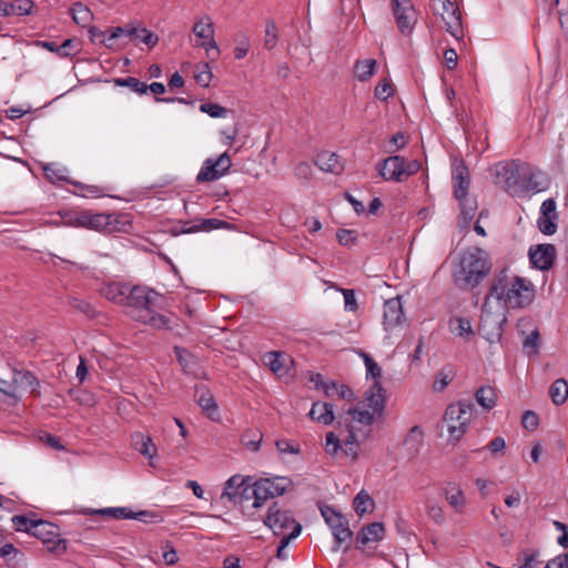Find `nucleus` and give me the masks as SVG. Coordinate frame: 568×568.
Returning a JSON list of instances; mask_svg holds the SVG:
<instances>
[{
	"label": "nucleus",
	"mask_w": 568,
	"mask_h": 568,
	"mask_svg": "<svg viewBox=\"0 0 568 568\" xmlns=\"http://www.w3.org/2000/svg\"><path fill=\"white\" fill-rule=\"evenodd\" d=\"M292 486L287 477L261 478L253 483V507L260 508L268 498L285 494Z\"/></svg>",
	"instance_id": "6e6552de"
},
{
	"label": "nucleus",
	"mask_w": 568,
	"mask_h": 568,
	"mask_svg": "<svg viewBox=\"0 0 568 568\" xmlns=\"http://www.w3.org/2000/svg\"><path fill=\"white\" fill-rule=\"evenodd\" d=\"M454 375V369L450 366L442 368L434 379L433 389L435 392L444 390L445 387L452 382Z\"/></svg>",
	"instance_id": "c03bdc74"
},
{
	"label": "nucleus",
	"mask_w": 568,
	"mask_h": 568,
	"mask_svg": "<svg viewBox=\"0 0 568 568\" xmlns=\"http://www.w3.org/2000/svg\"><path fill=\"white\" fill-rule=\"evenodd\" d=\"M444 496L449 506L458 514H462L466 506V497L463 489L456 483H448L444 487Z\"/></svg>",
	"instance_id": "b1692460"
},
{
	"label": "nucleus",
	"mask_w": 568,
	"mask_h": 568,
	"mask_svg": "<svg viewBox=\"0 0 568 568\" xmlns=\"http://www.w3.org/2000/svg\"><path fill=\"white\" fill-rule=\"evenodd\" d=\"M315 164L321 171L333 174H339L344 170L341 156L331 151H323L318 153Z\"/></svg>",
	"instance_id": "5701e85b"
},
{
	"label": "nucleus",
	"mask_w": 568,
	"mask_h": 568,
	"mask_svg": "<svg viewBox=\"0 0 568 568\" xmlns=\"http://www.w3.org/2000/svg\"><path fill=\"white\" fill-rule=\"evenodd\" d=\"M11 521H12V527L17 531H24V532H29L30 535H32L33 525H36L38 520L30 519L27 516H13L11 518Z\"/></svg>",
	"instance_id": "09e8293b"
},
{
	"label": "nucleus",
	"mask_w": 568,
	"mask_h": 568,
	"mask_svg": "<svg viewBox=\"0 0 568 568\" xmlns=\"http://www.w3.org/2000/svg\"><path fill=\"white\" fill-rule=\"evenodd\" d=\"M474 414V405L467 400H459L448 405L444 414L449 438L458 442L468 429V425Z\"/></svg>",
	"instance_id": "423d86ee"
},
{
	"label": "nucleus",
	"mask_w": 568,
	"mask_h": 568,
	"mask_svg": "<svg viewBox=\"0 0 568 568\" xmlns=\"http://www.w3.org/2000/svg\"><path fill=\"white\" fill-rule=\"evenodd\" d=\"M554 526L556 530L561 531V535L557 538V542L562 548H568V526L561 521L555 520Z\"/></svg>",
	"instance_id": "338daca9"
},
{
	"label": "nucleus",
	"mask_w": 568,
	"mask_h": 568,
	"mask_svg": "<svg viewBox=\"0 0 568 568\" xmlns=\"http://www.w3.org/2000/svg\"><path fill=\"white\" fill-rule=\"evenodd\" d=\"M277 41L278 36L276 23L274 20H268L265 23L264 47L268 50H272L276 47Z\"/></svg>",
	"instance_id": "de8ad7c7"
},
{
	"label": "nucleus",
	"mask_w": 568,
	"mask_h": 568,
	"mask_svg": "<svg viewBox=\"0 0 568 568\" xmlns=\"http://www.w3.org/2000/svg\"><path fill=\"white\" fill-rule=\"evenodd\" d=\"M133 448L149 459L156 456L158 449L152 438L143 433H134L131 437Z\"/></svg>",
	"instance_id": "393cba45"
},
{
	"label": "nucleus",
	"mask_w": 568,
	"mask_h": 568,
	"mask_svg": "<svg viewBox=\"0 0 568 568\" xmlns=\"http://www.w3.org/2000/svg\"><path fill=\"white\" fill-rule=\"evenodd\" d=\"M557 216H539L537 225L539 231L545 235H552L557 231Z\"/></svg>",
	"instance_id": "8fccbe9b"
},
{
	"label": "nucleus",
	"mask_w": 568,
	"mask_h": 568,
	"mask_svg": "<svg viewBox=\"0 0 568 568\" xmlns=\"http://www.w3.org/2000/svg\"><path fill=\"white\" fill-rule=\"evenodd\" d=\"M429 6L433 13L440 17L448 33L457 40L464 37L462 12L457 0H429Z\"/></svg>",
	"instance_id": "0eeeda50"
},
{
	"label": "nucleus",
	"mask_w": 568,
	"mask_h": 568,
	"mask_svg": "<svg viewBox=\"0 0 568 568\" xmlns=\"http://www.w3.org/2000/svg\"><path fill=\"white\" fill-rule=\"evenodd\" d=\"M493 262L487 251L480 247H469L459 254L453 270V280L460 290L477 287L490 273Z\"/></svg>",
	"instance_id": "20e7f679"
},
{
	"label": "nucleus",
	"mask_w": 568,
	"mask_h": 568,
	"mask_svg": "<svg viewBox=\"0 0 568 568\" xmlns=\"http://www.w3.org/2000/svg\"><path fill=\"white\" fill-rule=\"evenodd\" d=\"M114 83L118 87H126L133 92L143 94L148 91V85L133 77L114 79Z\"/></svg>",
	"instance_id": "49530a36"
},
{
	"label": "nucleus",
	"mask_w": 568,
	"mask_h": 568,
	"mask_svg": "<svg viewBox=\"0 0 568 568\" xmlns=\"http://www.w3.org/2000/svg\"><path fill=\"white\" fill-rule=\"evenodd\" d=\"M139 31H140V38H135L134 41L139 40L150 48L154 47L158 43L159 38L153 32L146 30L145 28H141V29L139 28Z\"/></svg>",
	"instance_id": "69168bd1"
},
{
	"label": "nucleus",
	"mask_w": 568,
	"mask_h": 568,
	"mask_svg": "<svg viewBox=\"0 0 568 568\" xmlns=\"http://www.w3.org/2000/svg\"><path fill=\"white\" fill-rule=\"evenodd\" d=\"M252 488L251 477L234 475L225 481L221 499L234 505H241L253 498Z\"/></svg>",
	"instance_id": "f8f14e48"
},
{
	"label": "nucleus",
	"mask_w": 568,
	"mask_h": 568,
	"mask_svg": "<svg viewBox=\"0 0 568 568\" xmlns=\"http://www.w3.org/2000/svg\"><path fill=\"white\" fill-rule=\"evenodd\" d=\"M264 361L270 369L278 376H283L287 373V366L281 353L270 352L265 354Z\"/></svg>",
	"instance_id": "e433bc0d"
},
{
	"label": "nucleus",
	"mask_w": 568,
	"mask_h": 568,
	"mask_svg": "<svg viewBox=\"0 0 568 568\" xmlns=\"http://www.w3.org/2000/svg\"><path fill=\"white\" fill-rule=\"evenodd\" d=\"M384 531V524L375 521L364 526L357 534L356 540L361 545H366L368 542H378L383 539Z\"/></svg>",
	"instance_id": "a878e982"
},
{
	"label": "nucleus",
	"mask_w": 568,
	"mask_h": 568,
	"mask_svg": "<svg viewBox=\"0 0 568 568\" xmlns=\"http://www.w3.org/2000/svg\"><path fill=\"white\" fill-rule=\"evenodd\" d=\"M323 393L329 398H342L348 402L353 400L354 397L353 392L348 386L333 382L324 385Z\"/></svg>",
	"instance_id": "473e14b6"
},
{
	"label": "nucleus",
	"mask_w": 568,
	"mask_h": 568,
	"mask_svg": "<svg viewBox=\"0 0 568 568\" xmlns=\"http://www.w3.org/2000/svg\"><path fill=\"white\" fill-rule=\"evenodd\" d=\"M58 48L60 58L72 57L80 51L79 43L73 39L64 40Z\"/></svg>",
	"instance_id": "5fc2aeb1"
},
{
	"label": "nucleus",
	"mask_w": 568,
	"mask_h": 568,
	"mask_svg": "<svg viewBox=\"0 0 568 568\" xmlns=\"http://www.w3.org/2000/svg\"><path fill=\"white\" fill-rule=\"evenodd\" d=\"M59 534L58 526L45 521V520H38L36 525H33V532L32 536L40 539L42 542L45 541V539L52 538Z\"/></svg>",
	"instance_id": "c9c22d12"
},
{
	"label": "nucleus",
	"mask_w": 568,
	"mask_h": 568,
	"mask_svg": "<svg viewBox=\"0 0 568 568\" xmlns=\"http://www.w3.org/2000/svg\"><path fill=\"white\" fill-rule=\"evenodd\" d=\"M528 255L534 267L540 271H548L554 265L556 247L549 243L532 245L529 248Z\"/></svg>",
	"instance_id": "f3484780"
},
{
	"label": "nucleus",
	"mask_w": 568,
	"mask_h": 568,
	"mask_svg": "<svg viewBox=\"0 0 568 568\" xmlns=\"http://www.w3.org/2000/svg\"><path fill=\"white\" fill-rule=\"evenodd\" d=\"M403 303L399 296L389 298L384 304V326L390 329L403 322Z\"/></svg>",
	"instance_id": "412c9836"
},
{
	"label": "nucleus",
	"mask_w": 568,
	"mask_h": 568,
	"mask_svg": "<svg viewBox=\"0 0 568 568\" xmlns=\"http://www.w3.org/2000/svg\"><path fill=\"white\" fill-rule=\"evenodd\" d=\"M545 568H568V552L555 557L546 564Z\"/></svg>",
	"instance_id": "774afa93"
},
{
	"label": "nucleus",
	"mask_w": 568,
	"mask_h": 568,
	"mask_svg": "<svg viewBox=\"0 0 568 568\" xmlns=\"http://www.w3.org/2000/svg\"><path fill=\"white\" fill-rule=\"evenodd\" d=\"M160 300L161 295L154 290L132 284L124 307L134 321L156 329H170V318L155 311Z\"/></svg>",
	"instance_id": "7ed1b4c3"
},
{
	"label": "nucleus",
	"mask_w": 568,
	"mask_h": 568,
	"mask_svg": "<svg viewBox=\"0 0 568 568\" xmlns=\"http://www.w3.org/2000/svg\"><path fill=\"white\" fill-rule=\"evenodd\" d=\"M108 37L103 40L106 48L115 51L123 49L128 45L129 41H134L135 38H140L139 28H112L109 31Z\"/></svg>",
	"instance_id": "6ab92c4d"
},
{
	"label": "nucleus",
	"mask_w": 568,
	"mask_h": 568,
	"mask_svg": "<svg viewBox=\"0 0 568 568\" xmlns=\"http://www.w3.org/2000/svg\"><path fill=\"white\" fill-rule=\"evenodd\" d=\"M347 414L351 416V423L347 424L345 429L328 432L325 436L324 448L332 457L346 456L351 460H355L359 455L361 445L355 435L354 424L371 426L376 414L364 407L361 403L349 408Z\"/></svg>",
	"instance_id": "f03ea898"
},
{
	"label": "nucleus",
	"mask_w": 568,
	"mask_h": 568,
	"mask_svg": "<svg viewBox=\"0 0 568 568\" xmlns=\"http://www.w3.org/2000/svg\"><path fill=\"white\" fill-rule=\"evenodd\" d=\"M354 508H355V511L362 516L364 514H368L373 510L374 508V500L373 498L369 496L368 493H366L365 490H361L356 497L354 498Z\"/></svg>",
	"instance_id": "a19ab883"
},
{
	"label": "nucleus",
	"mask_w": 568,
	"mask_h": 568,
	"mask_svg": "<svg viewBox=\"0 0 568 568\" xmlns=\"http://www.w3.org/2000/svg\"><path fill=\"white\" fill-rule=\"evenodd\" d=\"M192 31L197 38L202 40L211 39L214 37V26L211 18L209 16L201 18L194 23Z\"/></svg>",
	"instance_id": "58836bf2"
},
{
	"label": "nucleus",
	"mask_w": 568,
	"mask_h": 568,
	"mask_svg": "<svg viewBox=\"0 0 568 568\" xmlns=\"http://www.w3.org/2000/svg\"><path fill=\"white\" fill-rule=\"evenodd\" d=\"M361 404L377 415L383 413L385 408V389L378 381L374 382L365 392L364 400Z\"/></svg>",
	"instance_id": "aec40b11"
},
{
	"label": "nucleus",
	"mask_w": 568,
	"mask_h": 568,
	"mask_svg": "<svg viewBox=\"0 0 568 568\" xmlns=\"http://www.w3.org/2000/svg\"><path fill=\"white\" fill-rule=\"evenodd\" d=\"M131 286L129 282L109 281L101 284L99 293L109 302L124 307Z\"/></svg>",
	"instance_id": "a211bd4d"
},
{
	"label": "nucleus",
	"mask_w": 568,
	"mask_h": 568,
	"mask_svg": "<svg viewBox=\"0 0 568 568\" xmlns=\"http://www.w3.org/2000/svg\"><path fill=\"white\" fill-rule=\"evenodd\" d=\"M195 82L203 88L210 85L212 80V72L207 63H204L201 68H197L194 74Z\"/></svg>",
	"instance_id": "6e6d98bb"
},
{
	"label": "nucleus",
	"mask_w": 568,
	"mask_h": 568,
	"mask_svg": "<svg viewBox=\"0 0 568 568\" xmlns=\"http://www.w3.org/2000/svg\"><path fill=\"white\" fill-rule=\"evenodd\" d=\"M45 178L52 182L68 181V170L57 163H49L43 166Z\"/></svg>",
	"instance_id": "37998d69"
},
{
	"label": "nucleus",
	"mask_w": 568,
	"mask_h": 568,
	"mask_svg": "<svg viewBox=\"0 0 568 568\" xmlns=\"http://www.w3.org/2000/svg\"><path fill=\"white\" fill-rule=\"evenodd\" d=\"M420 442H422V430L418 426H414L409 430V433L405 439V444L407 446H409L410 449L417 450Z\"/></svg>",
	"instance_id": "680f3d73"
},
{
	"label": "nucleus",
	"mask_w": 568,
	"mask_h": 568,
	"mask_svg": "<svg viewBox=\"0 0 568 568\" xmlns=\"http://www.w3.org/2000/svg\"><path fill=\"white\" fill-rule=\"evenodd\" d=\"M13 13L16 16H28L31 14L32 9L34 7V2L32 0H13L11 1Z\"/></svg>",
	"instance_id": "4d7b16f0"
},
{
	"label": "nucleus",
	"mask_w": 568,
	"mask_h": 568,
	"mask_svg": "<svg viewBox=\"0 0 568 568\" xmlns=\"http://www.w3.org/2000/svg\"><path fill=\"white\" fill-rule=\"evenodd\" d=\"M200 111L209 114L211 118H225L227 109L216 103H202Z\"/></svg>",
	"instance_id": "864d4df0"
},
{
	"label": "nucleus",
	"mask_w": 568,
	"mask_h": 568,
	"mask_svg": "<svg viewBox=\"0 0 568 568\" xmlns=\"http://www.w3.org/2000/svg\"><path fill=\"white\" fill-rule=\"evenodd\" d=\"M420 168L422 163L418 160H407L400 155L388 156L376 164L383 180L397 183L415 175Z\"/></svg>",
	"instance_id": "39448f33"
},
{
	"label": "nucleus",
	"mask_w": 568,
	"mask_h": 568,
	"mask_svg": "<svg viewBox=\"0 0 568 568\" xmlns=\"http://www.w3.org/2000/svg\"><path fill=\"white\" fill-rule=\"evenodd\" d=\"M195 397L203 412L210 418L214 419L219 409L212 393L207 388L201 387L196 389Z\"/></svg>",
	"instance_id": "c85d7f7f"
},
{
	"label": "nucleus",
	"mask_w": 568,
	"mask_h": 568,
	"mask_svg": "<svg viewBox=\"0 0 568 568\" xmlns=\"http://www.w3.org/2000/svg\"><path fill=\"white\" fill-rule=\"evenodd\" d=\"M376 68L377 61L375 59L356 60L353 67L354 78L365 82L375 74Z\"/></svg>",
	"instance_id": "c756f323"
},
{
	"label": "nucleus",
	"mask_w": 568,
	"mask_h": 568,
	"mask_svg": "<svg viewBox=\"0 0 568 568\" xmlns=\"http://www.w3.org/2000/svg\"><path fill=\"white\" fill-rule=\"evenodd\" d=\"M425 509L435 524L443 525L445 523L444 510L436 499L428 497L425 501Z\"/></svg>",
	"instance_id": "79ce46f5"
},
{
	"label": "nucleus",
	"mask_w": 568,
	"mask_h": 568,
	"mask_svg": "<svg viewBox=\"0 0 568 568\" xmlns=\"http://www.w3.org/2000/svg\"><path fill=\"white\" fill-rule=\"evenodd\" d=\"M390 8L400 33H410L417 22V12L413 1L390 0Z\"/></svg>",
	"instance_id": "ddd939ff"
},
{
	"label": "nucleus",
	"mask_w": 568,
	"mask_h": 568,
	"mask_svg": "<svg viewBox=\"0 0 568 568\" xmlns=\"http://www.w3.org/2000/svg\"><path fill=\"white\" fill-rule=\"evenodd\" d=\"M302 527L301 525L294 526V530H291L287 535H284L281 539L280 546L277 548L276 557L281 560H286L288 557V554L286 551V547L288 546L290 541L294 538H296L301 534Z\"/></svg>",
	"instance_id": "a18cd8bd"
},
{
	"label": "nucleus",
	"mask_w": 568,
	"mask_h": 568,
	"mask_svg": "<svg viewBox=\"0 0 568 568\" xmlns=\"http://www.w3.org/2000/svg\"><path fill=\"white\" fill-rule=\"evenodd\" d=\"M70 12L72 14L74 22L82 27L88 26L92 20V13L90 9L81 2L74 3L71 7Z\"/></svg>",
	"instance_id": "ea45409f"
},
{
	"label": "nucleus",
	"mask_w": 568,
	"mask_h": 568,
	"mask_svg": "<svg viewBox=\"0 0 568 568\" xmlns=\"http://www.w3.org/2000/svg\"><path fill=\"white\" fill-rule=\"evenodd\" d=\"M475 399L485 410H490L497 403L496 389L491 386H481L476 390Z\"/></svg>",
	"instance_id": "7c9ffc66"
},
{
	"label": "nucleus",
	"mask_w": 568,
	"mask_h": 568,
	"mask_svg": "<svg viewBox=\"0 0 568 568\" xmlns=\"http://www.w3.org/2000/svg\"><path fill=\"white\" fill-rule=\"evenodd\" d=\"M264 524L275 535H287V529L294 530V526L300 525L295 521L290 511L278 508L276 505L270 507Z\"/></svg>",
	"instance_id": "dca6fc26"
},
{
	"label": "nucleus",
	"mask_w": 568,
	"mask_h": 568,
	"mask_svg": "<svg viewBox=\"0 0 568 568\" xmlns=\"http://www.w3.org/2000/svg\"><path fill=\"white\" fill-rule=\"evenodd\" d=\"M232 160L227 152L216 159H206L197 173V182H211L222 178L231 168Z\"/></svg>",
	"instance_id": "2eb2a0df"
},
{
	"label": "nucleus",
	"mask_w": 568,
	"mask_h": 568,
	"mask_svg": "<svg viewBox=\"0 0 568 568\" xmlns=\"http://www.w3.org/2000/svg\"><path fill=\"white\" fill-rule=\"evenodd\" d=\"M341 292L344 296L345 311L355 312L358 307L356 297H355V292L353 290H348V288H341Z\"/></svg>",
	"instance_id": "e2e57ef3"
},
{
	"label": "nucleus",
	"mask_w": 568,
	"mask_h": 568,
	"mask_svg": "<svg viewBox=\"0 0 568 568\" xmlns=\"http://www.w3.org/2000/svg\"><path fill=\"white\" fill-rule=\"evenodd\" d=\"M94 513L100 515H108L115 519H139L142 521H146V517L150 516L148 511L133 513L131 509L126 507H109L102 508L99 510H94Z\"/></svg>",
	"instance_id": "cd10ccee"
},
{
	"label": "nucleus",
	"mask_w": 568,
	"mask_h": 568,
	"mask_svg": "<svg viewBox=\"0 0 568 568\" xmlns=\"http://www.w3.org/2000/svg\"><path fill=\"white\" fill-rule=\"evenodd\" d=\"M62 222L67 226L83 227L82 220H84V211H70L61 215Z\"/></svg>",
	"instance_id": "3c124183"
},
{
	"label": "nucleus",
	"mask_w": 568,
	"mask_h": 568,
	"mask_svg": "<svg viewBox=\"0 0 568 568\" xmlns=\"http://www.w3.org/2000/svg\"><path fill=\"white\" fill-rule=\"evenodd\" d=\"M227 225L226 222L219 219H204L199 223L193 224L192 226L183 230V233H196V232H209L212 230H217Z\"/></svg>",
	"instance_id": "4c0bfd02"
},
{
	"label": "nucleus",
	"mask_w": 568,
	"mask_h": 568,
	"mask_svg": "<svg viewBox=\"0 0 568 568\" xmlns=\"http://www.w3.org/2000/svg\"><path fill=\"white\" fill-rule=\"evenodd\" d=\"M536 288L531 281L511 275L507 268L496 272L484 298L480 329L486 335L500 337L509 308H527L535 300Z\"/></svg>",
	"instance_id": "f257e3e1"
},
{
	"label": "nucleus",
	"mask_w": 568,
	"mask_h": 568,
	"mask_svg": "<svg viewBox=\"0 0 568 568\" xmlns=\"http://www.w3.org/2000/svg\"><path fill=\"white\" fill-rule=\"evenodd\" d=\"M129 224L130 222L124 215L91 213L90 211H84V220H82L84 229L103 233L126 231Z\"/></svg>",
	"instance_id": "1a4fd4ad"
},
{
	"label": "nucleus",
	"mask_w": 568,
	"mask_h": 568,
	"mask_svg": "<svg viewBox=\"0 0 568 568\" xmlns=\"http://www.w3.org/2000/svg\"><path fill=\"white\" fill-rule=\"evenodd\" d=\"M458 201L460 203L459 226L462 229H467L476 214L477 202L475 199L470 197H465Z\"/></svg>",
	"instance_id": "2f4dec72"
},
{
	"label": "nucleus",
	"mask_w": 568,
	"mask_h": 568,
	"mask_svg": "<svg viewBox=\"0 0 568 568\" xmlns=\"http://www.w3.org/2000/svg\"><path fill=\"white\" fill-rule=\"evenodd\" d=\"M523 427L527 430H535L538 427L539 419L536 413L527 410L521 418Z\"/></svg>",
	"instance_id": "0e129e2a"
},
{
	"label": "nucleus",
	"mask_w": 568,
	"mask_h": 568,
	"mask_svg": "<svg viewBox=\"0 0 568 568\" xmlns=\"http://www.w3.org/2000/svg\"><path fill=\"white\" fill-rule=\"evenodd\" d=\"M374 93L378 100L386 101L393 94L390 82L384 79L376 85Z\"/></svg>",
	"instance_id": "bf43d9fd"
},
{
	"label": "nucleus",
	"mask_w": 568,
	"mask_h": 568,
	"mask_svg": "<svg viewBox=\"0 0 568 568\" xmlns=\"http://www.w3.org/2000/svg\"><path fill=\"white\" fill-rule=\"evenodd\" d=\"M448 326H449L450 333H453L456 336L470 337L474 335V331L471 328V323L468 318H465V317L450 318Z\"/></svg>",
	"instance_id": "72a5a7b5"
},
{
	"label": "nucleus",
	"mask_w": 568,
	"mask_h": 568,
	"mask_svg": "<svg viewBox=\"0 0 568 568\" xmlns=\"http://www.w3.org/2000/svg\"><path fill=\"white\" fill-rule=\"evenodd\" d=\"M494 182L508 193L520 190V165L516 161H503L490 169Z\"/></svg>",
	"instance_id": "9b49d317"
},
{
	"label": "nucleus",
	"mask_w": 568,
	"mask_h": 568,
	"mask_svg": "<svg viewBox=\"0 0 568 568\" xmlns=\"http://www.w3.org/2000/svg\"><path fill=\"white\" fill-rule=\"evenodd\" d=\"M308 416L311 419L323 425H329L335 419L333 405L326 402L313 403Z\"/></svg>",
	"instance_id": "bb28decb"
},
{
	"label": "nucleus",
	"mask_w": 568,
	"mask_h": 568,
	"mask_svg": "<svg viewBox=\"0 0 568 568\" xmlns=\"http://www.w3.org/2000/svg\"><path fill=\"white\" fill-rule=\"evenodd\" d=\"M364 363L366 366V374L376 381L382 376L379 365L367 354H363Z\"/></svg>",
	"instance_id": "13d9d810"
},
{
	"label": "nucleus",
	"mask_w": 568,
	"mask_h": 568,
	"mask_svg": "<svg viewBox=\"0 0 568 568\" xmlns=\"http://www.w3.org/2000/svg\"><path fill=\"white\" fill-rule=\"evenodd\" d=\"M22 390L38 395L39 382L30 372L12 371L9 378L0 377V392L9 397L17 398Z\"/></svg>",
	"instance_id": "9d476101"
},
{
	"label": "nucleus",
	"mask_w": 568,
	"mask_h": 568,
	"mask_svg": "<svg viewBox=\"0 0 568 568\" xmlns=\"http://www.w3.org/2000/svg\"><path fill=\"white\" fill-rule=\"evenodd\" d=\"M321 513L326 524L331 527L335 538L336 547L334 550H338L341 545L352 537V531L348 527V520L342 514L337 513L335 509L328 506L322 508Z\"/></svg>",
	"instance_id": "4468645a"
},
{
	"label": "nucleus",
	"mask_w": 568,
	"mask_h": 568,
	"mask_svg": "<svg viewBox=\"0 0 568 568\" xmlns=\"http://www.w3.org/2000/svg\"><path fill=\"white\" fill-rule=\"evenodd\" d=\"M549 395L555 405H562L568 398V383L564 378L556 379L549 388Z\"/></svg>",
	"instance_id": "f704fd0d"
},
{
	"label": "nucleus",
	"mask_w": 568,
	"mask_h": 568,
	"mask_svg": "<svg viewBox=\"0 0 568 568\" xmlns=\"http://www.w3.org/2000/svg\"><path fill=\"white\" fill-rule=\"evenodd\" d=\"M48 551L53 554H63L67 549L65 540L60 538V534H57L52 538L45 539L44 542H42Z\"/></svg>",
	"instance_id": "603ef678"
},
{
	"label": "nucleus",
	"mask_w": 568,
	"mask_h": 568,
	"mask_svg": "<svg viewBox=\"0 0 568 568\" xmlns=\"http://www.w3.org/2000/svg\"><path fill=\"white\" fill-rule=\"evenodd\" d=\"M470 186V175L464 164L456 165L453 171V187L456 200L468 197Z\"/></svg>",
	"instance_id": "4be33fe9"
},
{
	"label": "nucleus",
	"mask_w": 568,
	"mask_h": 568,
	"mask_svg": "<svg viewBox=\"0 0 568 568\" xmlns=\"http://www.w3.org/2000/svg\"><path fill=\"white\" fill-rule=\"evenodd\" d=\"M540 344V334L538 329H534L529 335L525 337L523 341V346L525 349H529L532 353H537Z\"/></svg>",
	"instance_id": "052dcab7"
}]
</instances>
